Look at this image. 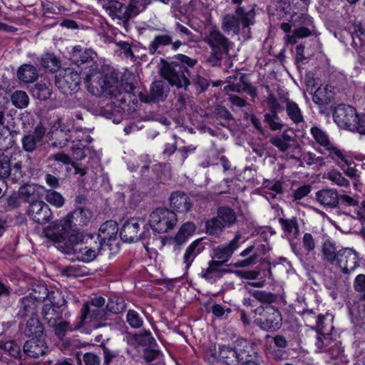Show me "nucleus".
<instances>
[{
	"mask_svg": "<svg viewBox=\"0 0 365 365\" xmlns=\"http://www.w3.org/2000/svg\"><path fill=\"white\" fill-rule=\"evenodd\" d=\"M97 93L93 95L97 98L98 110L107 118L115 113L127 110L133 112L137 108L138 97L145 103H155L164 101L165 93Z\"/></svg>",
	"mask_w": 365,
	"mask_h": 365,
	"instance_id": "obj_1",
	"label": "nucleus"
},
{
	"mask_svg": "<svg viewBox=\"0 0 365 365\" xmlns=\"http://www.w3.org/2000/svg\"><path fill=\"white\" fill-rule=\"evenodd\" d=\"M102 9L112 20L127 23L145 10V4L140 0H109L104 2Z\"/></svg>",
	"mask_w": 365,
	"mask_h": 365,
	"instance_id": "obj_2",
	"label": "nucleus"
},
{
	"mask_svg": "<svg viewBox=\"0 0 365 365\" xmlns=\"http://www.w3.org/2000/svg\"><path fill=\"white\" fill-rule=\"evenodd\" d=\"M197 63L195 59L191 58L183 54L175 56V61L171 62L164 70L165 78L170 85L177 89L186 88L189 84L187 76L188 68L192 67Z\"/></svg>",
	"mask_w": 365,
	"mask_h": 365,
	"instance_id": "obj_3",
	"label": "nucleus"
},
{
	"mask_svg": "<svg viewBox=\"0 0 365 365\" xmlns=\"http://www.w3.org/2000/svg\"><path fill=\"white\" fill-rule=\"evenodd\" d=\"M254 323L262 330L272 332L280 329L282 317L278 309L272 305H261L254 310Z\"/></svg>",
	"mask_w": 365,
	"mask_h": 365,
	"instance_id": "obj_4",
	"label": "nucleus"
},
{
	"mask_svg": "<svg viewBox=\"0 0 365 365\" xmlns=\"http://www.w3.org/2000/svg\"><path fill=\"white\" fill-rule=\"evenodd\" d=\"M255 12L252 9L248 11L238 7L235 14L225 15L222 21V29L226 33L238 34L241 28H247L255 23Z\"/></svg>",
	"mask_w": 365,
	"mask_h": 365,
	"instance_id": "obj_5",
	"label": "nucleus"
},
{
	"mask_svg": "<svg viewBox=\"0 0 365 365\" xmlns=\"http://www.w3.org/2000/svg\"><path fill=\"white\" fill-rule=\"evenodd\" d=\"M151 232L143 218H132L125 222L120 232V236L125 242H136L139 240H148Z\"/></svg>",
	"mask_w": 365,
	"mask_h": 365,
	"instance_id": "obj_6",
	"label": "nucleus"
},
{
	"mask_svg": "<svg viewBox=\"0 0 365 365\" xmlns=\"http://www.w3.org/2000/svg\"><path fill=\"white\" fill-rule=\"evenodd\" d=\"M175 213L167 208H156L150 215L149 226L154 232L165 233L173 230L177 223Z\"/></svg>",
	"mask_w": 365,
	"mask_h": 365,
	"instance_id": "obj_7",
	"label": "nucleus"
},
{
	"mask_svg": "<svg viewBox=\"0 0 365 365\" xmlns=\"http://www.w3.org/2000/svg\"><path fill=\"white\" fill-rule=\"evenodd\" d=\"M205 41L212 49V56L215 63L220 62L224 55L228 54L233 46L232 42L215 29L210 31Z\"/></svg>",
	"mask_w": 365,
	"mask_h": 365,
	"instance_id": "obj_8",
	"label": "nucleus"
},
{
	"mask_svg": "<svg viewBox=\"0 0 365 365\" xmlns=\"http://www.w3.org/2000/svg\"><path fill=\"white\" fill-rule=\"evenodd\" d=\"M94 56H96V53L93 50L83 49L80 46H74L71 53V61L78 66L87 65L88 67L91 68L86 76V82L88 84V89H89L90 82L95 75L97 74L96 68H93L95 64Z\"/></svg>",
	"mask_w": 365,
	"mask_h": 365,
	"instance_id": "obj_9",
	"label": "nucleus"
},
{
	"mask_svg": "<svg viewBox=\"0 0 365 365\" xmlns=\"http://www.w3.org/2000/svg\"><path fill=\"white\" fill-rule=\"evenodd\" d=\"M118 224L113 220L106 221L100 229L98 238L100 240L98 243L102 249L108 247L110 252L118 250V242L117 235L118 232Z\"/></svg>",
	"mask_w": 365,
	"mask_h": 365,
	"instance_id": "obj_10",
	"label": "nucleus"
},
{
	"mask_svg": "<svg viewBox=\"0 0 365 365\" xmlns=\"http://www.w3.org/2000/svg\"><path fill=\"white\" fill-rule=\"evenodd\" d=\"M341 273L349 274L359 267L358 252L350 247H344L339 250L338 259L335 264Z\"/></svg>",
	"mask_w": 365,
	"mask_h": 365,
	"instance_id": "obj_11",
	"label": "nucleus"
},
{
	"mask_svg": "<svg viewBox=\"0 0 365 365\" xmlns=\"http://www.w3.org/2000/svg\"><path fill=\"white\" fill-rule=\"evenodd\" d=\"M356 115V110L354 107L341 104L335 108L333 112V118L339 128L351 131L354 126Z\"/></svg>",
	"mask_w": 365,
	"mask_h": 365,
	"instance_id": "obj_12",
	"label": "nucleus"
},
{
	"mask_svg": "<svg viewBox=\"0 0 365 365\" xmlns=\"http://www.w3.org/2000/svg\"><path fill=\"white\" fill-rule=\"evenodd\" d=\"M71 230V220L68 216L66 218L57 220L50 227L43 230L44 236L55 242H63L69 235Z\"/></svg>",
	"mask_w": 365,
	"mask_h": 365,
	"instance_id": "obj_13",
	"label": "nucleus"
},
{
	"mask_svg": "<svg viewBox=\"0 0 365 365\" xmlns=\"http://www.w3.org/2000/svg\"><path fill=\"white\" fill-rule=\"evenodd\" d=\"M0 176L8 179V180L13 183L19 181L23 177L21 161L13 163L7 155H1Z\"/></svg>",
	"mask_w": 365,
	"mask_h": 365,
	"instance_id": "obj_14",
	"label": "nucleus"
},
{
	"mask_svg": "<svg viewBox=\"0 0 365 365\" xmlns=\"http://www.w3.org/2000/svg\"><path fill=\"white\" fill-rule=\"evenodd\" d=\"M100 250L103 249L98 243L95 242L93 246H87L82 243L75 244L71 247H68L67 250H65V252L66 254L73 253L79 261L88 262L96 258L97 253Z\"/></svg>",
	"mask_w": 365,
	"mask_h": 365,
	"instance_id": "obj_15",
	"label": "nucleus"
},
{
	"mask_svg": "<svg viewBox=\"0 0 365 365\" xmlns=\"http://www.w3.org/2000/svg\"><path fill=\"white\" fill-rule=\"evenodd\" d=\"M245 242L240 233H237L235 237L227 244L217 247L214 250V257L222 265L232 257L234 252Z\"/></svg>",
	"mask_w": 365,
	"mask_h": 365,
	"instance_id": "obj_16",
	"label": "nucleus"
},
{
	"mask_svg": "<svg viewBox=\"0 0 365 365\" xmlns=\"http://www.w3.org/2000/svg\"><path fill=\"white\" fill-rule=\"evenodd\" d=\"M87 319L95 321H105L108 319V314L104 309L96 307L85 302L81 308V317L78 319L75 328L79 329L83 327Z\"/></svg>",
	"mask_w": 365,
	"mask_h": 365,
	"instance_id": "obj_17",
	"label": "nucleus"
},
{
	"mask_svg": "<svg viewBox=\"0 0 365 365\" xmlns=\"http://www.w3.org/2000/svg\"><path fill=\"white\" fill-rule=\"evenodd\" d=\"M28 214L31 219L38 224H45L52 217V212L48 205L43 201L31 202L28 210Z\"/></svg>",
	"mask_w": 365,
	"mask_h": 365,
	"instance_id": "obj_18",
	"label": "nucleus"
},
{
	"mask_svg": "<svg viewBox=\"0 0 365 365\" xmlns=\"http://www.w3.org/2000/svg\"><path fill=\"white\" fill-rule=\"evenodd\" d=\"M237 362L240 364L255 360L257 351L255 344L245 339L236 341Z\"/></svg>",
	"mask_w": 365,
	"mask_h": 365,
	"instance_id": "obj_19",
	"label": "nucleus"
},
{
	"mask_svg": "<svg viewBox=\"0 0 365 365\" xmlns=\"http://www.w3.org/2000/svg\"><path fill=\"white\" fill-rule=\"evenodd\" d=\"M102 91H110L111 88L117 89L120 83L119 73L115 69L108 67L103 68V73L100 74L98 81Z\"/></svg>",
	"mask_w": 365,
	"mask_h": 365,
	"instance_id": "obj_20",
	"label": "nucleus"
},
{
	"mask_svg": "<svg viewBox=\"0 0 365 365\" xmlns=\"http://www.w3.org/2000/svg\"><path fill=\"white\" fill-rule=\"evenodd\" d=\"M48 346L43 339L33 337L26 341L24 351L26 355L33 358H38L46 353Z\"/></svg>",
	"mask_w": 365,
	"mask_h": 365,
	"instance_id": "obj_21",
	"label": "nucleus"
},
{
	"mask_svg": "<svg viewBox=\"0 0 365 365\" xmlns=\"http://www.w3.org/2000/svg\"><path fill=\"white\" fill-rule=\"evenodd\" d=\"M46 128L38 124L32 133L24 135L22 139L23 148L27 152H33L38 143H40L45 135Z\"/></svg>",
	"mask_w": 365,
	"mask_h": 365,
	"instance_id": "obj_22",
	"label": "nucleus"
},
{
	"mask_svg": "<svg viewBox=\"0 0 365 365\" xmlns=\"http://www.w3.org/2000/svg\"><path fill=\"white\" fill-rule=\"evenodd\" d=\"M317 201L325 208H335L339 201V196L336 190L322 189L316 193Z\"/></svg>",
	"mask_w": 365,
	"mask_h": 365,
	"instance_id": "obj_23",
	"label": "nucleus"
},
{
	"mask_svg": "<svg viewBox=\"0 0 365 365\" xmlns=\"http://www.w3.org/2000/svg\"><path fill=\"white\" fill-rule=\"evenodd\" d=\"M228 83L227 86H225L224 91H255L246 75L229 77Z\"/></svg>",
	"mask_w": 365,
	"mask_h": 365,
	"instance_id": "obj_24",
	"label": "nucleus"
},
{
	"mask_svg": "<svg viewBox=\"0 0 365 365\" xmlns=\"http://www.w3.org/2000/svg\"><path fill=\"white\" fill-rule=\"evenodd\" d=\"M327 355L333 365H348L349 363V357L339 341H334Z\"/></svg>",
	"mask_w": 365,
	"mask_h": 365,
	"instance_id": "obj_25",
	"label": "nucleus"
},
{
	"mask_svg": "<svg viewBox=\"0 0 365 365\" xmlns=\"http://www.w3.org/2000/svg\"><path fill=\"white\" fill-rule=\"evenodd\" d=\"M278 222L284 235L289 240L297 239L300 234L299 225L297 217L290 218L280 217Z\"/></svg>",
	"mask_w": 365,
	"mask_h": 365,
	"instance_id": "obj_26",
	"label": "nucleus"
},
{
	"mask_svg": "<svg viewBox=\"0 0 365 365\" xmlns=\"http://www.w3.org/2000/svg\"><path fill=\"white\" fill-rule=\"evenodd\" d=\"M202 238L193 241L185 250L183 263L185 269H189L195 259L204 250L205 246Z\"/></svg>",
	"mask_w": 365,
	"mask_h": 365,
	"instance_id": "obj_27",
	"label": "nucleus"
},
{
	"mask_svg": "<svg viewBox=\"0 0 365 365\" xmlns=\"http://www.w3.org/2000/svg\"><path fill=\"white\" fill-rule=\"evenodd\" d=\"M170 206L178 212H188L192 205L190 197L184 192H175L170 197Z\"/></svg>",
	"mask_w": 365,
	"mask_h": 365,
	"instance_id": "obj_28",
	"label": "nucleus"
},
{
	"mask_svg": "<svg viewBox=\"0 0 365 365\" xmlns=\"http://www.w3.org/2000/svg\"><path fill=\"white\" fill-rule=\"evenodd\" d=\"M163 33L155 36L153 40L148 46L150 54L160 53V48L169 46L172 43V35L165 29H160Z\"/></svg>",
	"mask_w": 365,
	"mask_h": 365,
	"instance_id": "obj_29",
	"label": "nucleus"
},
{
	"mask_svg": "<svg viewBox=\"0 0 365 365\" xmlns=\"http://www.w3.org/2000/svg\"><path fill=\"white\" fill-rule=\"evenodd\" d=\"M56 293L53 291L49 292L46 284L43 283H38L29 294L33 298L41 303L43 300L47 299L51 304H58V301L56 299Z\"/></svg>",
	"mask_w": 365,
	"mask_h": 365,
	"instance_id": "obj_30",
	"label": "nucleus"
},
{
	"mask_svg": "<svg viewBox=\"0 0 365 365\" xmlns=\"http://www.w3.org/2000/svg\"><path fill=\"white\" fill-rule=\"evenodd\" d=\"M21 308L19 311V315L21 317H27L36 315V310L40 305V302L28 295L21 299Z\"/></svg>",
	"mask_w": 365,
	"mask_h": 365,
	"instance_id": "obj_31",
	"label": "nucleus"
},
{
	"mask_svg": "<svg viewBox=\"0 0 365 365\" xmlns=\"http://www.w3.org/2000/svg\"><path fill=\"white\" fill-rule=\"evenodd\" d=\"M339 250L335 242L331 240H327L322 246V259L327 263L335 265L338 259Z\"/></svg>",
	"mask_w": 365,
	"mask_h": 365,
	"instance_id": "obj_32",
	"label": "nucleus"
},
{
	"mask_svg": "<svg viewBox=\"0 0 365 365\" xmlns=\"http://www.w3.org/2000/svg\"><path fill=\"white\" fill-rule=\"evenodd\" d=\"M294 141L295 139L289 135L287 131L280 135H274L270 139V143L283 153L289 150Z\"/></svg>",
	"mask_w": 365,
	"mask_h": 365,
	"instance_id": "obj_33",
	"label": "nucleus"
},
{
	"mask_svg": "<svg viewBox=\"0 0 365 365\" xmlns=\"http://www.w3.org/2000/svg\"><path fill=\"white\" fill-rule=\"evenodd\" d=\"M17 76L20 81L30 83L34 82L38 78V73L34 66L24 64L19 68Z\"/></svg>",
	"mask_w": 365,
	"mask_h": 365,
	"instance_id": "obj_34",
	"label": "nucleus"
},
{
	"mask_svg": "<svg viewBox=\"0 0 365 365\" xmlns=\"http://www.w3.org/2000/svg\"><path fill=\"white\" fill-rule=\"evenodd\" d=\"M221 266L220 262L212 260L209 262V266L202 270L200 276L210 282H215L221 277L222 272H225L220 269Z\"/></svg>",
	"mask_w": 365,
	"mask_h": 365,
	"instance_id": "obj_35",
	"label": "nucleus"
},
{
	"mask_svg": "<svg viewBox=\"0 0 365 365\" xmlns=\"http://www.w3.org/2000/svg\"><path fill=\"white\" fill-rule=\"evenodd\" d=\"M60 306L61 302L58 301V305L51 303V304H44L42 308L43 318L50 327H54L60 318V314L57 311V308Z\"/></svg>",
	"mask_w": 365,
	"mask_h": 365,
	"instance_id": "obj_36",
	"label": "nucleus"
},
{
	"mask_svg": "<svg viewBox=\"0 0 365 365\" xmlns=\"http://www.w3.org/2000/svg\"><path fill=\"white\" fill-rule=\"evenodd\" d=\"M290 11V4L287 0H274L269 6V13L277 19L284 17Z\"/></svg>",
	"mask_w": 365,
	"mask_h": 365,
	"instance_id": "obj_37",
	"label": "nucleus"
},
{
	"mask_svg": "<svg viewBox=\"0 0 365 365\" xmlns=\"http://www.w3.org/2000/svg\"><path fill=\"white\" fill-rule=\"evenodd\" d=\"M195 230L196 227L193 222H187L184 223L175 236V242L178 245L183 244L194 234Z\"/></svg>",
	"mask_w": 365,
	"mask_h": 365,
	"instance_id": "obj_38",
	"label": "nucleus"
},
{
	"mask_svg": "<svg viewBox=\"0 0 365 365\" xmlns=\"http://www.w3.org/2000/svg\"><path fill=\"white\" fill-rule=\"evenodd\" d=\"M29 319L27 321L24 333L28 336L32 337H40L43 331V325L41 324L38 318L36 316L29 317Z\"/></svg>",
	"mask_w": 365,
	"mask_h": 365,
	"instance_id": "obj_39",
	"label": "nucleus"
},
{
	"mask_svg": "<svg viewBox=\"0 0 365 365\" xmlns=\"http://www.w3.org/2000/svg\"><path fill=\"white\" fill-rule=\"evenodd\" d=\"M335 340L329 332L319 333L315 343L317 351L327 354Z\"/></svg>",
	"mask_w": 365,
	"mask_h": 365,
	"instance_id": "obj_40",
	"label": "nucleus"
},
{
	"mask_svg": "<svg viewBox=\"0 0 365 365\" xmlns=\"http://www.w3.org/2000/svg\"><path fill=\"white\" fill-rule=\"evenodd\" d=\"M217 217L221 221L225 227H231L236 221L235 211L227 207H221L217 210Z\"/></svg>",
	"mask_w": 365,
	"mask_h": 365,
	"instance_id": "obj_41",
	"label": "nucleus"
},
{
	"mask_svg": "<svg viewBox=\"0 0 365 365\" xmlns=\"http://www.w3.org/2000/svg\"><path fill=\"white\" fill-rule=\"evenodd\" d=\"M255 247L249 246L245 250H244L241 253L240 256L242 257H248V258L245 259L243 260L238 261L235 263L236 267H249L250 265L255 264L257 262V259L258 257V255L254 252Z\"/></svg>",
	"mask_w": 365,
	"mask_h": 365,
	"instance_id": "obj_42",
	"label": "nucleus"
},
{
	"mask_svg": "<svg viewBox=\"0 0 365 365\" xmlns=\"http://www.w3.org/2000/svg\"><path fill=\"white\" fill-rule=\"evenodd\" d=\"M41 66L52 73H55L61 68V62L53 53H44L40 58Z\"/></svg>",
	"mask_w": 365,
	"mask_h": 365,
	"instance_id": "obj_43",
	"label": "nucleus"
},
{
	"mask_svg": "<svg viewBox=\"0 0 365 365\" xmlns=\"http://www.w3.org/2000/svg\"><path fill=\"white\" fill-rule=\"evenodd\" d=\"M125 309L124 299L118 296L113 295L110 297L106 305V310L113 314H118L123 312Z\"/></svg>",
	"mask_w": 365,
	"mask_h": 365,
	"instance_id": "obj_44",
	"label": "nucleus"
},
{
	"mask_svg": "<svg viewBox=\"0 0 365 365\" xmlns=\"http://www.w3.org/2000/svg\"><path fill=\"white\" fill-rule=\"evenodd\" d=\"M220 359L224 360L227 364H234L237 361V349L228 346H222L219 350Z\"/></svg>",
	"mask_w": 365,
	"mask_h": 365,
	"instance_id": "obj_45",
	"label": "nucleus"
},
{
	"mask_svg": "<svg viewBox=\"0 0 365 365\" xmlns=\"http://www.w3.org/2000/svg\"><path fill=\"white\" fill-rule=\"evenodd\" d=\"M207 233L211 235H220L225 226L222 225L219 218L213 217L206 222L205 225Z\"/></svg>",
	"mask_w": 365,
	"mask_h": 365,
	"instance_id": "obj_46",
	"label": "nucleus"
},
{
	"mask_svg": "<svg viewBox=\"0 0 365 365\" xmlns=\"http://www.w3.org/2000/svg\"><path fill=\"white\" fill-rule=\"evenodd\" d=\"M329 152V156L338 164L341 165L344 163L349 164V160L347 157L339 150L337 147L334 146L331 143L326 148Z\"/></svg>",
	"mask_w": 365,
	"mask_h": 365,
	"instance_id": "obj_47",
	"label": "nucleus"
},
{
	"mask_svg": "<svg viewBox=\"0 0 365 365\" xmlns=\"http://www.w3.org/2000/svg\"><path fill=\"white\" fill-rule=\"evenodd\" d=\"M135 341L143 346L153 349L156 345L155 339L150 331H144L135 337Z\"/></svg>",
	"mask_w": 365,
	"mask_h": 365,
	"instance_id": "obj_48",
	"label": "nucleus"
},
{
	"mask_svg": "<svg viewBox=\"0 0 365 365\" xmlns=\"http://www.w3.org/2000/svg\"><path fill=\"white\" fill-rule=\"evenodd\" d=\"M71 218L76 220L78 225H86L90 221L91 218V213L87 209L80 208L76 210L71 216H68Z\"/></svg>",
	"mask_w": 365,
	"mask_h": 365,
	"instance_id": "obj_49",
	"label": "nucleus"
},
{
	"mask_svg": "<svg viewBox=\"0 0 365 365\" xmlns=\"http://www.w3.org/2000/svg\"><path fill=\"white\" fill-rule=\"evenodd\" d=\"M310 132L314 139L325 148L331 144L327 134L319 128L313 127Z\"/></svg>",
	"mask_w": 365,
	"mask_h": 365,
	"instance_id": "obj_50",
	"label": "nucleus"
},
{
	"mask_svg": "<svg viewBox=\"0 0 365 365\" xmlns=\"http://www.w3.org/2000/svg\"><path fill=\"white\" fill-rule=\"evenodd\" d=\"M287 113L289 118L296 123L303 120L301 110L298 106L294 102L288 101L287 103Z\"/></svg>",
	"mask_w": 365,
	"mask_h": 365,
	"instance_id": "obj_51",
	"label": "nucleus"
},
{
	"mask_svg": "<svg viewBox=\"0 0 365 365\" xmlns=\"http://www.w3.org/2000/svg\"><path fill=\"white\" fill-rule=\"evenodd\" d=\"M252 295L259 302L264 303V305H271L277 299L275 294L264 291L256 290L252 292Z\"/></svg>",
	"mask_w": 365,
	"mask_h": 365,
	"instance_id": "obj_52",
	"label": "nucleus"
},
{
	"mask_svg": "<svg viewBox=\"0 0 365 365\" xmlns=\"http://www.w3.org/2000/svg\"><path fill=\"white\" fill-rule=\"evenodd\" d=\"M314 103L320 108H327L331 103L332 97L328 96L329 93H309Z\"/></svg>",
	"mask_w": 365,
	"mask_h": 365,
	"instance_id": "obj_53",
	"label": "nucleus"
},
{
	"mask_svg": "<svg viewBox=\"0 0 365 365\" xmlns=\"http://www.w3.org/2000/svg\"><path fill=\"white\" fill-rule=\"evenodd\" d=\"M45 199L48 203L56 207H62L65 202L63 197L59 192L53 190L46 192Z\"/></svg>",
	"mask_w": 365,
	"mask_h": 365,
	"instance_id": "obj_54",
	"label": "nucleus"
},
{
	"mask_svg": "<svg viewBox=\"0 0 365 365\" xmlns=\"http://www.w3.org/2000/svg\"><path fill=\"white\" fill-rule=\"evenodd\" d=\"M264 121L269 125L272 130H282L284 124L277 115V113H266L264 115Z\"/></svg>",
	"mask_w": 365,
	"mask_h": 365,
	"instance_id": "obj_55",
	"label": "nucleus"
},
{
	"mask_svg": "<svg viewBox=\"0 0 365 365\" xmlns=\"http://www.w3.org/2000/svg\"><path fill=\"white\" fill-rule=\"evenodd\" d=\"M128 324L133 329H138L143 326V320L140 314L135 310H128L126 315Z\"/></svg>",
	"mask_w": 365,
	"mask_h": 365,
	"instance_id": "obj_56",
	"label": "nucleus"
},
{
	"mask_svg": "<svg viewBox=\"0 0 365 365\" xmlns=\"http://www.w3.org/2000/svg\"><path fill=\"white\" fill-rule=\"evenodd\" d=\"M11 99L13 104L19 108L26 107L29 101L26 93H13L11 96Z\"/></svg>",
	"mask_w": 365,
	"mask_h": 365,
	"instance_id": "obj_57",
	"label": "nucleus"
},
{
	"mask_svg": "<svg viewBox=\"0 0 365 365\" xmlns=\"http://www.w3.org/2000/svg\"><path fill=\"white\" fill-rule=\"evenodd\" d=\"M124 89L125 91H133L137 88L138 77L132 73H125L123 75Z\"/></svg>",
	"mask_w": 365,
	"mask_h": 365,
	"instance_id": "obj_58",
	"label": "nucleus"
},
{
	"mask_svg": "<svg viewBox=\"0 0 365 365\" xmlns=\"http://www.w3.org/2000/svg\"><path fill=\"white\" fill-rule=\"evenodd\" d=\"M118 47H119V52L121 55H123L125 58H129L133 61H135V56L132 49L131 45L126 41H119L116 43Z\"/></svg>",
	"mask_w": 365,
	"mask_h": 365,
	"instance_id": "obj_59",
	"label": "nucleus"
},
{
	"mask_svg": "<svg viewBox=\"0 0 365 365\" xmlns=\"http://www.w3.org/2000/svg\"><path fill=\"white\" fill-rule=\"evenodd\" d=\"M102 349L103 354V363L105 365H109L113 360L123 358L118 351L110 349L104 346L102 347Z\"/></svg>",
	"mask_w": 365,
	"mask_h": 365,
	"instance_id": "obj_60",
	"label": "nucleus"
},
{
	"mask_svg": "<svg viewBox=\"0 0 365 365\" xmlns=\"http://www.w3.org/2000/svg\"><path fill=\"white\" fill-rule=\"evenodd\" d=\"M302 243L304 250L308 253L313 252L317 245V242L314 236L309 232H307L303 235Z\"/></svg>",
	"mask_w": 365,
	"mask_h": 365,
	"instance_id": "obj_61",
	"label": "nucleus"
},
{
	"mask_svg": "<svg viewBox=\"0 0 365 365\" xmlns=\"http://www.w3.org/2000/svg\"><path fill=\"white\" fill-rule=\"evenodd\" d=\"M286 101V97H281L280 100L279 101L272 93H270L266 101V103L269 107L271 113H278V111L281 110L280 102H284Z\"/></svg>",
	"mask_w": 365,
	"mask_h": 365,
	"instance_id": "obj_62",
	"label": "nucleus"
},
{
	"mask_svg": "<svg viewBox=\"0 0 365 365\" xmlns=\"http://www.w3.org/2000/svg\"><path fill=\"white\" fill-rule=\"evenodd\" d=\"M328 179L339 186L348 187L349 181L339 172L332 171L328 173Z\"/></svg>",
	"mask_w": 365,
	"mask_h": 365,
	"instance_id": "obj_63",
	"label": "nucleus"
},
{
	"mask_svg": "<svg viewBox=\"0 0 365 365\" xmlns=\"http://www.w3.org/2000/svg\"><path fill=\"white\" fill-rule=\"evenodd\" d=\"M3 349L15 359H18L21 356L20 346L14 341L5 342Z\"/></svg>",
	"mask_w": 365,
	"mask_h": 365,
	"instance_id": "obj_64",
	"label": "nucleus"
}]
</instances>
